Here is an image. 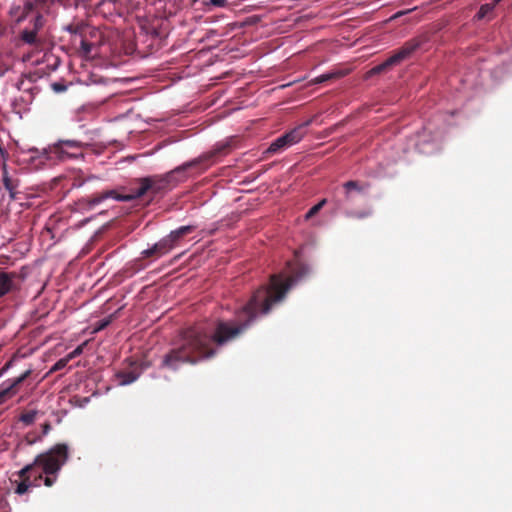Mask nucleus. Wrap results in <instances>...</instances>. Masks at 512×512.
Returning <instances> with one entry per match:
<instances>
[{
  "mask_svg": "<svg viewBox=\"0 0 512 512\" xmlns=\"http://www.w3.org/2000/svg\"><path fill=\"white\" fill-rule=\"evenodd\" d=\"M113 318H114V315H110L104 319L99 320L96 323L95 331H101V330L105 329L112 322Z\"/></svg>",
  "mask_w": 512,
  "mask_h": 512,
  "instance_id": "obj_25",
  "label": "nucleus"
},
{
  "mask_svg": "<svg viewBox=\"0 0 512 512\" xmlns=\"http://www.w3.org/2000/svg\"><path fill=\"white\" fill-rule=\"evenodd\" d=\"M17 274L14 272H5L0 269V298L4 297L10 292L19 289L16 282Z\"/></svg>",
  "mask_w": 512,
  "mask_h": 512,
  "instance_id": "obj_12",
  "label": "nucleus"
},
{
  "mask_svg": "<svg viewBox=\"0 0 512 512\" xmlns=\"http://www.w3.org/2000/svg\"><path fill=\"white\" fill-rule=\"evenodd\" d=\"M17 358L16 355H14L0 370V376L3 375L9 368L12 367L15 359Z\"/></svg>",
  "mask_w": 512,
  "mask_h": 512,
  "instance_id": "obj_27",
  "label": "nucleus"
},
{
  "mask_svg": "<svg viewBox=\"0 0 512 512\" xmlns=\"http://www.w3.org/2000/svg\"><path fill=\"white\" fill-rule=\"evenodd\" d=\"M21 39L27 44L36 43V39H37L36 30H24L21 34Z\"/></svg>",
  "mask_w": 512,
  "mask_h": 512,
  "instance_id": "obj_21",
  "label": "nucleus"
},
{
  "mask_svg": "<svg viewBox=\"0 0 512 512\" xmlns=\"http://www.w3.org/2000/svg\"><path fill=\"white\" fill-rule=\"evenodd\" d=\"M70 456L69 447L65 443H57L49 450L37 455L33 463L21 469V475L35 472L41 468V472L34 476V481L42 479V474L57 475L66 464Z\"/></svg>",
  "mask_w": 512,
  "mask_h": 512,
  "instance_id": "obj_4",
  "label": "nucleus"
},
{
  "mask_svg": "<svg viewBox=\"0 0 512 512\" xmlns=\"http://www.w3.org/2000/svg\"><path fill=\"white\" fill-rule=\"evenodd\" d=\"M84 28H85L84 24L77 23V24H70L65 29L70 34H75V35H81L82 36Z\"/></svg>",
  "mask_w": 512,
  "mask_h": 512,
  "instance_id": "obj_23",
  "label": "nucleus"
},
{
  "mask_svg": "<svg viewBox=\"0 0 512 512\" xmlns=\"http://www.w3.org/2000/svg\"><path fill=\"white\" fill-rule=\"evenodd\" d=\"M210 2L217 7H223L225 6L227 0H210Z\"/></svg>",
  "mask_w": 512,
  "mask_h": 512,
  "instance_id": "obj_30",
  "label": "nucleus"
},
{
  "mask_svg": "<svg viewBox=\"0 0 512 512\" xmlns=\"http://www.w3.org/2000/svg\"><path fill=\"white\" fill-rule=\"evenodd\" d=\"M230 149V145L228 143L217 145L212 151L196 158L190 162L185 163L181 167L176 170L167 173L165 175H152L147 177L138 178L135 182L138 184L136 189H132L129 194L119 193L115 189L105 190L102 192H98L93 194L90 197L81 198L78 201V205L80 208L85 210H91L94 206L102 203L103 201L111 198L117 201L122 202H131L136 199L142 198L143 196L150 194L151 197H155L162 192H164L169 184L171 183V179L173 177V173L176 171H182L190 167H195L197 165L207 163L204 169H207L208 166L211 165V161L214 157L219 155H224Z\"/></svg>",
  "mask_w": 512,
  "mask_h": 512,
  "instance_id": "obj_2",
  "label": "nucleus"
},
{
  "mask_svg": "<svg viewBox=\"0 0 512 512\" xmlns=\"http://www.w3.org/2000/svg\"><path fill=\"white\" fill-rule=\"evenodd\" d=\"M368 184L362 185L358 181L350 180L343 184V188L345 190L346 199L350 198V192L351 191H357L362 192L366 187H368Z\"/></svg>",
  "mask_w": 512,
  "mask_h": 512,
  "instance_id": "obj_17",
  "label": "nucleus"
},
{
  "mask_svg": "<svg viewBox=\"0 0 512 512\" xmlns=\"http://www.w3.org/2000/svg\"><path fill=\"white\" fill-rule=\"evenodd\" d=\"M33 375L32 369H27L18 377L7 380L0 385V405L13 398L23 385H30V379Z\"/></svg>",
  "mask_w": 512,
  "mask_h": 512,
  "instance_id": "obj_8",
  "label": "nucleus"
},
{
  "mask_svg": "<svg viewBox=\"0 0 512 512\" xmlns=\"http://www.w3.org/2000/svg\"><path fill=\"white\" fill-rule=\"evenodd\" d=\"M42 428H43V434H47L51 429V425L49 422H46L42 425Z\"/></svg>",
  "mask_w": 512,
  "mask_h": 512,
  "instance_id": "obj_33",
  "label": "nucleus"
},
{
  "mask_svg": "<svg viewBox=\"0 0 512 512\" xmlns=\"http://www.w3.org/2000/svg\"><path fill=\"white\" fill-rule=\"evenodd\" d=\"M88 144L76 139H60L50 145V152L53 153L55 163L69 159L83 158V149Z\"/></svg>",
  "mask_w": 512,
  "mask_h": 512,
  "instance_id": "obj_7",
  "label": "nucleus"
},
{
  "mask_svg": "<svg viewBox=\"0 0 512 512\" xmlns=\"http://www.w3.org/2000/svg\"><path fill=\"white\" fill-rule=\"evenodd\" d=\"M344 75V73L342 72H331V73H326V74H322L316 78H314L311 82L313 84H320V83H324L326 81H329V80H332V79H337V78H340Z\"/></svg>",
  "mask_w": 512,
  "mask_h": 512,
  "instance_id": "obj_19",
  "label": "nucleus"
},
{
  "mask_svg": "<svg viewBox=\"0 0 512 512\" xmlns=\"http://www.w3.org/2000/svg\"><path fill=\"white\" fill-rule=\"evenodd\" d=\"M309 124V122L300 125L284 135L278 137L275 141H273L269 148L267 149L268 153H278L283 151L284 149L298 143L305 135V127Z\"/></svg>",
  "mask_w": 512,
  "mask_h": 512,
  "instance_id": "obj_9",
  "label": "nucleus"
},
{
  "mask_svg": "<svg viewBox=\"0 0 512 512\" xmlns=\"http://www.w3.org/2000/svg\"><path fill=\"white\" fill-rule=\"evenodd\" d=\"M429 41V35L423 33L418 35L403 44L401 48L396 50L386 61L372 68L371 73L380 74L386 71L393 65L399 64L403 60L409 58L414 52L419 50Z\"/></svg>",
  "mask_w": 512,
  "mask_h": 512,
  "instance_id": "obj_5",
  "label": "nucleus"
},
{
  "mask_svg": "<svg viewBox=\"0 0 512 512\" xmlns=\"http://www.w3.org/2000/svg\"><path fill=\"white\" fill-rule=\"evenodd\" d=\"M325 203H326V199H322L319 203H317L316 205L311 207L308 210V212L306 213V219H310L313 216H315L322 209V207L325 205Z\"/></svg>",
  "mask_w": 512,
  "mask_h": 512,
  "instance_id": "obj_24",
  "label": "nucleus"
},
{
  "mask_svg": "<svg viewBox=\"0 0 512 512\" xmlns=\"http://www.w3.org/2000/svg\"><path fill=\"white\" fill-rule=\"evenodd\" d=\"M49 150L50 145L47 148H43L42 150L37 148H30L28 150V153L30 154L29 163L36 168L55 164L53 153Z\"/></svg>",
  "mask_w": 512,
  "mask_h": 512,
  "instance_id": "obj_10",
  "label": "nucleus"
},
{
  "mask_svg": "<svg viewBox=\"0 0 512 512\" xmlns=\"http://www.w3.org/2000/svg\"><path fill=\"white\" fill-rule=\"evenodd\" d=\"M53 89L57 92H61V91H64L65 90V86L62 85V84H59V83H54L53 84Z\"/></svg>",
  "mask_w": 512,
  "mask_h": 512,
  "instance_id": "obj_32",
  "label": "nucleus"
},
{
  "mask_svg": "<svg viewBox=\"0 0 512 512\" xmlns=\"http://www.w3.org/2000/svg\"><path fill=\"white\" fill-rule=\"evenodd\" d=\"M93 44L82 39L80 42V53L83 57L88 58L91 54Z\"/></svg>",
  "mask_w": 512,
  "mask_h": 512,
  "instance_id": "obj_22",
  "label": "nucleus"
},
{
  "mask_svg": "<svg viewBox=\"0 0 512 512\" xmlns=\"http://www.w3.org/2000/svg\"><path fill=\"white\" fill-rule=\"evenodd\" d=\"M2 181L5 189L9 191L10 198L12 200L17 199L16 189L19 186V180L13 179L12 177L9 176L6 164H4L2 167Z\"/></svg>",
  "mask_w": 512,
  "mask_h": 512,
  "instance_id": "obj_13",
  "label": "nucleus"
},
{
  "mask_svg": "<svg viewBox=\"0 0 512 512\" xmlns=\"http://www.w3.org/2000/svg\"><path fill=\"white\" fill-rule=\"evenodd\" d=\"M195 230V227L192 225L187 226H181L178 229L171 231L170 234L167 235V237L171 240L172 244L174 246H177L180 240L188 235L189 233L193 232Z\"/></svg>",
  "mask_w": 512,
  "mask_h": 512,
  "instance_id": "obj_14",
  "label": "nucleus"
},
{
  "mask_svg": "<svg viewBox=\"0 0 512 512\" xmlns=\"http://www.w3.org/2000/svg\"><path fill=\"white\" fill-rule=\"evenodd\" d=\"M371 213L369 211L367 212H360V213H349V216L351 217H357V218H365L369 216Z\"/></svg>",
  "mask_w": 512,
  "mask_h": 512,
  "instance_id": "obj_29",
  "label": "nucleus"
},
{
  "mask_svg": "<svg viewBox=\"0 0 512 512\" xmlns=\"http://www.w3.org/2000/svg\"><path fill=\"white\" fill-rule=\"evenodd\" d=\"M18 475L21 478V482L18 483V485L15 489V493H17L19 495H23L28 491L29 487L34 484L33 482H31L30 479L32 476H35L36 474H34V472H30V473L21 475V470H20L18 472Z\"/></svg>",
  "mask_w": 512,
  "mask_h": 512,
  "instance_id": "obj_15",
  "label": "nucleus"
},
{
  "mask_svg": "<svg viewBox=\"0 0 512 512\" xmlns=\"http://www.w3.org/2000/svg\"><path fill=\"white\" fill-rule=\"evenodd\" d=\"M82 352V348L81 347H77L74 351H72L68 356L67 358L72 359L73 357L79 355L80 353Z\"/></svg>",
  "mask_w": 512,
  "mask_h": 512,
  "instance_id": "obj_31",
  "label": "nucleus"
},
{
  "mask_svg": "<svg viewBox=\"0 0 512 512\" xmlns=\"http://www.w3.org/2000/svg\"><path fill=\"white\" fill-rule=\"evenodd\" d=\"M498 3L499 2H496V0H493L491 3L481 5L475 17L478 20H483L485 18L491 19L493 17V11Z\"/></svg>",
  "mask_w": 512,
  "mask_h": 512,
  "instance_id": "obj_16",
  "label": "nucleus"
},
{
  "mask_svg": "<svg viewBox=\"0 0 512 512\" xmlns=\"http://www.w3.org/2000/svg\"><path fill=\"white\" fill-rule=\"evenodd\" d=\"M429 41V35L423 33L418 35L403 44L401 48L396 50L386 61L372 68L371 73L380 74L386 71L393 65L399 64L403 60L409 58L414 52L419 50Z\"/></svg>",
  "mask_w": 512,
  "mask_h": 512,
  "instance_id": "obj_6",
  "label": "nucleus"
},
{
  "mask_svg": "<svg viewBox=\"0 0 512 512\" xmlns=\"http://www.w3.org/2000/svg\"><path fill=\"white\" fill-rule=\"evenodd\" d=\"M175 246L171 240L165 236L159 242L155 243L151 248L146 249L142 252L144 257H156L159 258L169 253Z\"/></svg>",
  "mask_w": 512,
  "mask_h": 512,
  "instance_id": "obj_11",
  "label": "nucleus"
},
{
  "mask_svg": "<svg viewBox=\"0 0 512 512\" xmlns=\"http://www.w3.org/2000/svg\"><path fill=\"white\" fill-rule=\"evenodd\" d=\"M266 292L255 290L248 302L236 312L234 320H219L214 332L209 334L198 327H190L181 333L177 347L170 349L162 358L160 368L175 371L182 364H196L216 354L213 345L223 346L243 335L264 311Z\"/></svg>",
  "mask_w": 512,
  "mask_h": 512,
  "instance_id": "obj_1",
  "label": "nucleus"
},
{
  "mask_svg": "<svg viewBox=\"0 0 512 512\" xmlns=\"http://www.w3.org/2000/svg\"><path fill=\"white\" fill-rule=\"evenodd\" d=\"M68 362H69V358H67V357L58 360L52 367L51 371H59V370L65 368L66 365L68 364Z\"/></svg>",
  "mask_w": 512,
  "mask_h": 512,
  "instance_id": "obj_26",
  "label": "nucleus"
},
{
  "mask_svg": "<svg viewBox=\"0 0 512 512\" xmlns=\"http://www.w3.org/2000/svg\"><path fill=\"white\" fill-rule=\"evenodd\" d=\"M117 376L121 385L131 384L139 377V375L133 371L120 372Z\"/></svg>",
  "mask_w": 512,
  "mask_h": 512,
  "instance_id": "obj_18",
  "label": "nucleus"
},
{
  "mask_svg": "<svg viewBox=\"0 0 512 512\" xmlns=\"http://www.w3.org/2000/svg\"><path fill=\"white\" fill-rule=\"evenodd\" d=\"M61 5L66 6L69 0H57Z\"/></svg>",
  "mask_w": 512,
  "mask_h": 512,
  "instance_id": "obj_34",
  "label": "nucleus"
},
{
  "mask_svg": "<svg viewBox=\"0 0 512 512\" xmlns=\"http://www.w3.org/2000/svg\"><path fill=\"white\" fill-rule=\"evenodd\" d=\"M310 273L308 265L296 262L290 265V275L283 279L281 275L270 276L269 285H262L257 290L266 292L264 311H271L273 305L281 302L290 288Z\"/></svg>",
  "mask_w": 512,
  "mask_h": 512,
  "instance_id": "obj_3",
  "label": "nucleus"
},
{
  "mask_svg": "<svg viewBox=\"0 0 512 512\" xmlns=\"http://www.w3.org/2000/svg\"><path fill=\"white\" fill-rule=\"evenodd\" d=\"M56 481V475H46L44 478V485L51 487Z\"/></svg>",
  "mask_w": 512,
  "mask_h": 512,
  "instance_id": "obj_28",
  "label": "nucleus"
},
{
  "mask_svg": "<svg viewBox=\"0 0 512 512\" xmlns=\"http://www.w3.org/2000/svg\"><path fill=\"white\" fill-rule=\"evenodd\" d=\"M37 411L29 410L25 411L20 415V421L25 425H31L36 419Z\"/></svg>",
  "mask_w": 512,
  "mask_h": 512,
  "instance_id": "obj_20",
  "label": "nucleus"
}]
</instances>
